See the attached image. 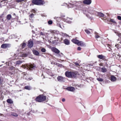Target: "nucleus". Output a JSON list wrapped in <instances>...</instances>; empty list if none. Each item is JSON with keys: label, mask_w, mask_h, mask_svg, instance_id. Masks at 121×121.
Segmentation results:
<instances>
[{"label": "nucleus", "mask_w": 121, "mask_h": 121, "mask_svg": "<svg viewBox=\"0 0 121 121\" xmlns=\"http://www.w3.org/2000/svg\"><path fill=\"white\" fill-rule=\"evenodd\" d=\"M74 63L76 66H80V65H79V64L77 62H74Z\"/></svg>", "instance_id": "obj_34"}, {"label": "nucleus", "mask_w": 121, "mask_h": 121, "mask_svg": "<svg viewBox=\"0 0 121 121\" xmlns=\"http://www.w3.org/2000/svg\"><path fill=\"white\" fill-rule=\"evenodd\" d=\"M98 57L100 59L104 60L105 59V57L102 55H99L98 56Z\"/></svg>", "instance_id": "obj_17"}, {"label": "nucleus", "mask_w": 121, "mask_h": 121, "mask_svg": "<svg viewBox=\"0 0 121 121\" xmlns=\"http://www.w3.org/2000/svg\"><path fill=\"white\" fill-rule=\"evenodd\" d=\"M87 10L86 9H85V10H83V12L85 14H86V11Z\"/></svg>", "instance_id": "obj_36"}, {"label": "nucleus", "mask_w": 121, "mask_h": 121, "mask_svg": "<svg viewBox=\"0 0 121 121\" xmlns=\"http://www.w3.org/2000/svg\"><path fill=\"white\" fill-rule=\"evenodd\" d=\"M62 54H62V53H61V55H62Z\"/></svg>", "instance_id": "obj_53"}, {"label": "nucleus", "mask_w": 121, "mask_h": 121, "mask_svg": "<svg viewBox=\"0 0 121 121\" xmlns=\"http://www.w3.org/2000/svg\"><path fill=\"white\" fill-rule=\"evenodd\" d=\"M99 65H100V66H102V65L101 64H99Z\"/></svg>", "instance_id": "obj_49"}, {"label": "nucleus", "mask_w": 121, "mask_h": 121, "mask_svg": "<svg viewBox=\"0 0 121 121\" xmlns=\"http://www.w3.org/2000/svg\"><path fill=\"white\" fill-rule=\"evenodd\" d=\"M72 18H68L67 19V22L69 23H70L71 22L69 20H72Z\"/></svg>", "instance_id": "obj_25"}, {"label": "nucleus", "mask_w": 121, "mask_h": 121, "mask_svg": "<svg viewBox=\"0 0 121 121\" xmlns=\"http://www.w3.org/2000/svg\"><path fill=\"white\" fill-rule=\"evenodd\" d=\"M26 56L27 55V54H25V55Z\"/></svg>", "instance_id": "obj_51"}, {"label": "nucleus", "mask_w": 121, "mask_h": 121, "mask_svg": "<svg viewBox=\"0 0 121 121\" xmlns=\"http://www.w3.org/2000/svg\"><path fill=\"white\" fill-rule=\"evenodd\" d=\"M83 2L85 4L89 5L91 3V0H84L83 1Z\"/></svg>", "instance_id": "obj_5"}, {"label": "nucleus", "mask_w": 121, "mask_h": 121, "mask_svg": "<svg viewBox=\"0 0 121 121\" xmlns=\"http://www.w3.org/2000/svg\"><path fill=\"white\" fill-rule=\"evenodd\" d=\"M66 89L69 91H74L75 90L74 87L71 86L68 87L66 88Z\"/></svg>", "instance_id": "obj_8"}, {"label": "nucleus", "mask_w": 121, "mask_h": 121, "mask_svg": "<svg viewBox=\"0 0 121 121\" xmlns=\"http://www.w3.org/2000/svg\"><path fill=\"white\" fill-rule=\"evenodd\" d=\"M58 81L60 82H64L65 81V79L61 76H59L57 78Z\"/></svg>", "instance_id": "obj_4"}, {"label": "nucleus", "mask_w": 121, "mask_h": 121, "mask_svg": "<svg viewBox=\"0 0 121 121\" xmlns=\"http://www.w3.org/2000/svg\"><path fill=\"white\" fill-rule=\"evenodd\" d=\"M28 68H29L30 69H34L35 68V65H33L32 64L30 65H28Z\"/></svg>", "instance_id": "obj_12"}, {"label": "nucleus", "mask_w": 121, "mask_h": 121, "mask_svg": "<svg viewBox=\"0 0 121 121\" xmlns=\"http://www.w3.org/2000/svg\"><path fill=\"white\" fill-rule=\"evenodd\" d=\"M117 35L119 37H121V33H117Z\"/></svg>", "instance_id": "obj_38"}, {"label": "nucleus", "mask_w": 121, "mask_h": 121, "mask_svg": "<svg viewBox=\"0 0 121 121\" xmlns=\"http://www.w3.org/2000/svg\"><path fill=\"white\" fill-rule=\"evenodd\" d=\"M64 43L67 45H69L70 44V42L69 40L67 39H65L64 40Z\"/></svg>", "instance_id": "obj_15"}, {"label": "nucleus", "mask_w": 121, "mask_h": 121, "mask_svg": "<svg viewBox=\"0 0 121 121\" xmlns=\"http://www.w3.org/2000/svg\"><path fill=\"white\" fill-rule=\"evenodd\" d=\"M41 51L43 52H45L46 51V49L44 48H42L41 49Z\"/></svg>", "instance_id": "obj_30"}, {"label": "nucleus", "mask_w": 121, "mask_h": 121, "mask_svg": "<svg viewBox=\"0 0 121 121\" xmlns=\"http://www.w3.org/2000/svg\"><path fill=\"white\" fill-rule=\"evenodd\" d=\"M97 80L99 81L102 82L103 81V80L101 78H97Z\"/></svg>", "instance_id": "obj_28"}, {"label": "nucleus", "mask_w": 121, "mask_h": 121, "mask_svg": "<svg viewBox=\"0 0 121 121\" xmlns=\"http://www.w3.org/2000/svg\"><path fill=\"white\" fill-rule=\"evenodd\" d=\"M85 31L88 34H90V32L87 30H85Z\"/></svg>", "instance_id": "obj_29"}, {"label": "nucleus", "mask_w": 121, "mask_h": 121, "mask_svg": "<svg viewBox=\"0 0 121 121\" xmlns=\"http://www.w3.org/2000/svg\"><path fill=\"white\" fill-rule=\"evenodd\" d=\"M11 115L12 116H15V117L17 116H18L17 114V113H14V112L12 113Z\"/></svg>", "instance_id": "obj_27"}, {"label": "nucleus", "mask_w": 121, "mask_h": 121, "mask_svg": "<svg viewBox=\"0 0 121 121\" xmlns=\"http://www.w3.org/2000/svg\"><path fill=\"white\" fill-rule=\"evenodd\" d=\"M72 41L75 44H78L79 42V40L76 39H73L72 40Z\"/></svg>", "instance_id": "obj_18"}, {"label": "nucleus", "mask_w": 121, "mask_h": 121, "mask_svg": "<svg viewBox=\"0 0 121 121\" xmlns=\"http://www.w3.org/2000/svg\"><path fill=\"white\" fill-rule=\"evenodd\" d=\"M108 21L111 22L113 23H116V22L114 21V20L113 19H112L111 18L108 19Z\"/></svg>", "instance_id": "obj_19"}, {"label": "nucleus", "mask_w": 121, "mask_h": 121, "mask_svg": "<svg viewBox=\"0 0 121 121\" xmlns=\"http://www.w3.org/2000/svg\"><path fill=\"white\" fill-rule=\"evenodd\" d=\"M77 49L78 50H81V48L80 47H79Z\"/></svg>", "instance_id": "obj_41"}, {"label": "nucleus", "mask_w": 121, "mask_h": 121, "mask_svg": "<svg viewBox=\"0 0 121 121\" xmlns=\"http://www.w3.org/2000/svg\"><path fill=\"white\" fill-rule=\"evenodd\" d=\"M78 46H85V44L82 41H79L78 43Z\"/></svg>", "instance_id": "obj_10"}, {"label": "nucleus", "mask_w": 121, "mask_h": 121, "mask_svg": "<svg viewBox=\"0 0 121 121\" xmlns=\"http://www.w3.org/2000/svg\"><path fill=\"white\" fill-rule=\"evenodd\" d=\"M52 21L50 20L48 22V23L49 25H51L52 24Z\"/></svg>", "instance_id": "obj_32"}, {"label": "nucleus", "mask_w": 121, "mask_h": 121, "mask_svg": "<svg viewBox=\"0 0 121 121\" xmlns=\"http://www.w3.org/2000/svg\"><path fill=\"white\" fill-rule=\"evenodd\" d=\"M27 79L28 80H30L31 79L30 78H29L28 79Z\"/></svg>", "instance_id": "obj_46"}, {"label": "nucleus", "mask_w": 121, "mask_h": 121, "mask_svg": "<svg viewBox=\"0 0 121 121\" xmlns=\"http://www.w3.org/2000/svg\"><path fill=\"white\" fill-rule=\"evenodd\" d=\"M2 15H0V21L2 22L3 21V20L2 19Z\"/></svg>", "instance_id": "obj_31"}, {"label": "nucleus", "mask_w": 121, "mask_h": 121, "mask_svg": "<svg viewBox=\"0 0 121 121\" xmlns=\"http://www.w3.org/2000/svg\"><path fill=\"white\" fill-rule=\"evenodd\" d=\"M33 45V42L31 41H28V46L30 48L32 47Z\"/></svg>", "instance_id": "obj_9"}, {"label": "nucleus", "mask_w": 121, "mask_h": 121, "mask_svg": "<svg viewBox=\"0 0 121 121\" xmlns=\"http://www.w3.org/2000/svg\"><path fill=\"white\" fill-rule=\"evenodd\" d=\"M101 72L103 73H105L107 71V69L105 67H104L101 68Z\"/></svg>", "instance_id": "obj_20"}, {"label": "nucleus", "mask_w": 121, "mask_h": 121, "mask_svg": "<svg viewBox=\"0 0 121 121\" xmlns=\"http://www.w3.org/2000/svg\"><path fill=\"white\" fill-rule=\"evenodd\" d=\"M88 12L91 14H93L95 11L92 8H89L87 10Z\"/></svg>", "instance_id": "obj_7"}, {"label": "nucleus", "mask_w": 121, "mask_h": 121, "mask_svg": "<svg viewBox=\"0 0 121 121\" xmlns=\"http://www.w3.org/2000/svg\"><path fill=\"white\" fill-rule=\"evenodd\" d=\"M118 19L119 20H121V17L120 16H118L117 17Z\"/></svg>", "instance_id": "obj_39"}, {"label": "nucleus", "mask_w": 121, "mask_h": 121, "mask_svg": "<svg viewBox=\"0 0 121 121\" xmlns=\"http://www.w3.org/2000/svg\"><path fill=\"white\" fill-rule=\"evenodd\" d=\"M0 121H2V120H0Z\"/></svg>", "instance_id": "obj_52"}, {"label": "nucleus", "mask_w": 121, "mask_h": 121, "mask_svg": "<svg viewBox=\"0 0 121 121\" xmlns=\"http://www.w3.org/2000/svg\"><path fill=\"white\" fill-rule=\"evenodd\" d=\"M46 99L45 96L43 95H40L36 98L35 100L38 102H41L45 100Z\"/></svg>", "instance_id": "obj_2"}, {"label": "nucleus", "mask_w": 121, "mask_h": 121, "mask_svg": "<svg viewBox=\"0 0 121 121\" xmlns=\"http://www.w3.org/2000/svg\"><path fill=\"white\" fill-rule=\"evenodd\" d=\"M12 16L10 14H8L6 18L8 20H9L11 18Z\"/></svg>", "instance_id": "obj_22"}, {"label": "nucleus", "mask_w": 121, "mask_h": 121, "mask_svg": "<svg viewBox=\"0 0 121 121\" xmlns=\"http://www.w3.org/2000/svg\"><path fill=\"white\" fill-rule=\"evenodd\" d=\"M21 46H22V48H24L26 45V43H23L22 44H21Z\"/></svg>", "instance_id": "obj_26"}, {"label": "nucleus", "mask_w": 121, "mask_h": 121, "mask_svg": "<svg viewBox=\"0 0 121 121\" xmlns=\"http://www.w3.org/2000/svg\"><path fill=\"white\" fill-rule=\"evenodd\" d=\"M53 62H51V63L52 64H53Z\"/></svg>", "instance_id": "obj_50"}, {"label": "nucleus", "mask_w": 121, "mask_h": 121, "mask_svg": "<svg viewBox=\"0 0 121 121\" xmlns=\"http://www.w3.org/2000/svg\"><path fill=\"white\" fill-rule=\"evenodd\" d=\"M0 115H2V114H1L0 113Z\"/></svg>", "instance_id": "obj_55"}, {"label": "nucleus", "mask_w": 121, "mask_h": 121, "mask_svg": "<svg viewBox=\"0 0 121 121\" xmlns=\"http://www.w3.org/2000/svg\"><path fill=\"white\" fill-rule=\"evenodd\" d=\"M65 74L66 76L69 78H75L78 75V73L77 71H67L65 72Z\"/></svg>", "instance_id": "obj_1"}, {"label": "nucleus", "mask_w": 121, "mask_h": 121, "mask_svg": "<svg viewBox=\"0 0 121 121\" xmlns=\"http://www.w3.org/2000/svg\"><path fill=\"white\" fill-rule=\"evenodd\" d=\"M40 35H44V34L42 32H40Z\"/></svg>", "instance_id": "obj_43"}, {"label": "nucleus", "mask_w": 121, "mask_h": 121, "mask_svg": "<svg viewBox=\"0 0 121 121\" xmlns=\"http://www.w3.org/2000/svg\"><path fill=\"white\" fill-rule=\"evenodd\" d=\"M25 89L29 90H30L31 89V88L29 86H25Z\"/></svg>", "instance_id": "obj_24"}, {"label": "nucleus", "mask_w": 121, "mask_h": 121, "mask_svg": "<svg viewBox=\"0 0 121 121\" xmlns=\"http://www.w3.org/2000/svg\"><path fill=\"white\" fill-rule=\"evenodd\" d=\"M7 102L10 104H12L13 103V101L11 99H8L7 100Z\"/></svg>", "instance_id": "obj_23"}, {"label": "nucleus", "mask_w": 121, "mask_h": 121, "mask_svg": "<svg viewBox=\"0 0 121 121\" xmlns=\"http://www.w3.org/2000/svg\"><path fill=\"white\" fill-rule=\"evenodd\" d=\"M12 69H14V67H13V66H12Z\"/></svg>", "instance_id": "obj_48"}, {"label": "nucleus", "mask_w": 121, "mask_h": 121, "mask_svg": "<svg viewBox=\"0 0 121 121\" xmlns=\"http://www.w3.org/2000/svg\"><path fill=\"white\" fill-rule=\"evenodd\" d=\"M90 30H91V29H90Z\"/></svg>", "instance_id": "obj_57"}, {"label": "nucleus", "mask_w": 121, "mask_h": 121, "mask_svg": "<svg viewBox=\"0 0 121 121\" xmlns=\"http://www.w3.org/2000/svg\"><path fill=\"white\" fill-rule=\"evenodd\" d=\"M34 14L33 13H32L30 15V17L31 18H32L34 16Z\"/></svg>", "instance_id": "obj_35"}, {"label": "nucleus", "mask_w": 121, "mask_h": 121, "mask_svg": "<svg viewBox=\"0 0 121 121\" xmlns=\"http://www.w3.org/2000/svg\"><path fill=\"white\" fill-rule=\"evenodd\" d=\"M23 61L21 60H18L16 62V64L17 65H19L21 64L22 62Z\"/></svg>", "instance_id": "obj_21"}, {"label": "nucleus", "mask_w": 121, "mask_h": 121, "mask_svg": "<svg viewBox=\"0 0 121 121\" xmlns=\"http://www.w3.org/2000/svg\"><path fill=\"white\" fill-rule=\"evenodd\" d=\"M62 101L63 102H64L65 101V98H63L62 99Z\"/></svg>", "instance_id": "obj_42"}, {"label": "nucleus", "mask_w": 121, "mask_h": 121, "mask_svg": "<svg viewBox=\"0 0 121 121\" xmlns=\"http://www.w3.org/2000/svg\"><path fill=\"white\" fill-rule=\"evenodd\" d=\"M23 56H24V55H23Z\"/></svg>", "instance_id": "obj_54"}, {"label": "nucleus", "mask_w": 121, "mask_h": 121, "mask_svg": "<svg viewBox=\"0 0 121 121\" xmlns=\"http://www.w3.org/2000/svg\"><path fill=\"white\" fill-rule=\"evenodd\" d=\"M9 44H4L2 45L1 46V48H7L9 46Z\"/></svg>", "instance_id": "obj_11"}, {"label": "nucleus", "mask_w": 121, "mask_h": 121, "mask_svg": "<svg viewBox=\"0 0 121 121\" xmlns=\"http://www.w3.org/2000/svg\"><path fill=\"white\" fill-rule=\"evenodd\" d=\"M95 63H96V62H95Z\"/></svg>", "instance_id": "obj_58"}, {"label": "nucleus", "mask_w": 121, "mask_h": 121, "mask_svg": "<svg viewBox=\"0 0 121 121\" xmlns=\"http://www.w3.org/2000/svg\"><path fill=\"white\" fill-rule=\"evenodd\" d=\"M97 13L98 16L101 17H103L104 15L103 13L101 12H97Z\"/></svg>", "instance_id": "obj_16"}, {"label": "nucleus", "mask_w": 121, "mask_h": 121, "mask_svg": "<svg viewBox=\"0 0 121 121\" xmlns=\"http://www.w3.org/2000/svg\"><path fill=\"white\" fill-rule=\"evenodd\" d=\"M32 52L33 54L35 55L38 56L39 55V52L36 50H34L32 51Z\"/></svg>", "instance_id": "obj_14"}, {"label": "nucleus", "mask_w": 121, "mask_h": 121, "mask_svg": "<svg viewBox=\"0 0 121 121\" xmlns=\"http://www.w3.org/2000/svg\"><path fill=\"white\" fill-rule=\"evenodd\" d=\"M61 56V55L60 54H58L57 55V56L58 57H60Z\"/></svg>", "instance_id": "obj_45"}, {"label": "nucleus", "mask_w": 121, "mask_h": 121, "mask_svg": "<svg viewBox=\"0 0 121 121\" xmlns=\"http://www.w3.org/2000/svg\"><path fill=\"white\" fill-rule=\"evenodd\" d=\"M0 7H1V8L2 7V6L0 4Z\"/></svg>", "instance_id": "obj_47"}, {"label": "nucleus", "mask_w": 121, "mask_h": 121, "mask_svg": "<svg viewBox=\"0 0 121 121\" xmlns=\"http://www.w3.org/2000/svg\"><path fill=\"white\" fill-rule=\"evenodd\" d=\"M21 67H22V68H23L24 69H25L26 68V66L24 65H22V66H21Z\"/></svg>", "instance_id": "obj_40"}, {"label": "nucleus", "mask_w": 121, "mask_h": 121, "mask_svg": "<svg viewBox=\"0 0 121 121\" xmlns=\"http://www.w3.org/2000/svg\"><path fill=\"white\" fill-rule=\"evenodd\" d=\"M95 37L96 38V39L98 38H99L100 37V36L98 35H96L95 36Z\"/></svg>", "instance_id": "obj_37"}, {"label": "nucleus", "mask_w": 121, "mask_h": 121, "mask_svg": "<svg viewBox=\"0 0 121 121\" xmlns=\"http://www.w3.org/2000/svg\"><path fill=\"white\" fill-rule=\"evenodd\" d=\"M32 3L34 4L38 5H43L45 3V2L41 0H33Z\"/></svg>", "instance_id": "obj_3"}, {"label": "nucleus", "mask_w": 121, "mask_h": 121, "mask_svg": "<svg viewBox=\"0 0 121 121\" xmlns=\"http://www.w3.org/2000/svg\"><path fill=\"white\" fill-rule=\"evenodd\" d=\"M64 36H68V35H67L66 34H64Z\"/></svg>", "instance_id": "obj_44"}, {"label": "nucleus", "mask_w": 121, "mask_h": 121, "mask_svg": "<svg viewBox=\"0 0 121 121\" xmlns=\"http://www.w3.org/2000/svg\"><path fill=\"white\" fill-rule=\"evenodd\" d=\"M107 46L109 48V49H108V50L109 51H110L112 50V49L110 48V45L108 44Z\"/></svg>", "instance_id": "obj_33"}, {"label": "nucleus", "mask_w": 121, "mask_h": 121, "mask_svg": "<svg viewBox=\"0 0 121 121\" xmlns=\"http://www.w3.org/2000/svg\"><path fill=\"white\" fill-rule=\"evenodd\" d=\"M51 49L52 51L58 54L60 52V51L57 49L55 48H52Z\"/></svg>", "instance_id": "obj_6"}, {"label": "nucleus", "mask_w": 121, "mask_h": 121, "mask_svg": "<svg viewBox=\"0 0 121 121\" xmlns=\"http://www.w3.org/2000/svg\"><path fill=\"white\" fill-rule=\"evenodd\" d=\"M111 80L112 82H115L116 80V78L114 76H112L111 77Z\"/></svg>", "instance_id": "obj_13"}, {"label": "nucleus", "mask_w": 121, "mask_h": 121, "mask_svg": "<svg viewBox=\"0 0 121 121\" xmlns=\"http://www.w3.org/2000/svg\"><path fill=\"white\" fill-rule=\"evenodd\" d=\"M95 34H96V33H95Z\"/></svg>", "instance_id": "obj_56"}]
</instances>
